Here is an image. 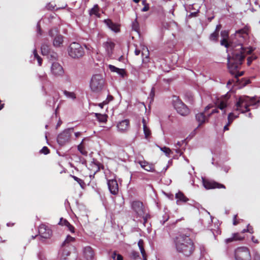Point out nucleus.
Wrapping results in <instances>:
<instances>
[{
	"label": "nucleus",
	"mask_w": 260,
	"mask_h": 260,
	"mask_svg": "<svg viewBox=\"0 0 260 260\" xmlns=\"http://www.w3.org/2000/svg\"><path fill=\"white\" fill-rule=\"evenodd\" d=\"M251 31L250 27L246 25L242 28L236 31L234 37L231 36L230 41L228 39H222L220 44L226 48L231 49V55L228 57V67L232 74H235L242 65L246 55L250 54L254 49L252 47H243V43L249 38Z\"/></svg>",
	"instance_id": "obj_1"
},
{
	"label": "nucleus",
	"mask_w": 260,
	"mask_h": 260,
	"mask_svg": "<svg viewBox=\"0 0 260 260\" xmlns=\"http://www.w3.org/2000/svg\"><path fill=\"white\" fill-rule=\"evenodd\" d=\"M177 251L184 256L188 257L192 255L195 250V245L189 235L179 234L174 239Z\"/></svg>",
	"instance_id": "obj_2"
},
{
	"label": "nucleus",
	"mask_w": 260,
	"mask_h": 260,
	"mask_svg": "<svg viewBox=\"0 0 260 260\" xmlns=\"http://www.w3.org/2000/svg\"><path fill=\"white\" fill-rule=\"evenodd\" d=\"M105 85V80L100 74L94 75L90 80V87L92 91L94 92H101Z\"/></svg>",
	"instance_id": "obj_3"
},
{
	"label": "nucleus",
	"mask_w": 260,
	"mask_h": 260,
	"mask_svg": "<svg viewBox=\"0 0 260 260\" xmlns=\"http://www.w3.org/2000/svg\"><path fill=\"white\" fill-rule=\"evenodd\" d=\"M75 239L68 235L64 241L61 245V258L63 259H67V257L71 254V250L74 248L73 246L71 244V242H74Z\"/></svg>",
	"instance_id": "obj_4"
},
{
	"label": "nucleus",
	"mask_w": 260,
	"mask_h": 260,
	"mask_svg": "<svg viewBox=\"0 0 260 260\" xmlns=\"http://www.w3.org/2000/svg\"><path fill=\"white\" fill-rule=\"evenodd\" d=\"M69 55L73 58L82 57L85 53L83 48L78 43L73 42L68 48Z\"/></svg>",
	"instance_id": "obj_5"
},
{
	"label": "nucleus",
	"mask_w": 260,
	"mask_h": 260,
	"mask_svg": "<svg viewBox=\"0 0 260 260\" xmlns=\"http://www.w3.org/2000/svg\"><path fill=\"white\" fill-rule=\"evenodd\" d=\"M74 132V128H70L64 130L60 133L57 138V142L58 144L63 146L68 144L71 141V136Z\"/></svg>",
	"instance_id": "obj_6"
},
{
	"label": "nucleus",
	"mask_w": 260,
	"mask_h": 260,
	"mask_svg": "<svg viewBox=\"0 0 260 260\" xmlns=\"http://www.w3.org/2000/svg\"><path fill=\"white\" fill-rule=\"evenodd\" d=\"M236 260H251V254L249 249L246 247L237 248L235 252Z\"/></svg>",
	"instance_id": "obj_7"
},
{
	"label": "nucleus",
	"mask_w": 260,
	"mask_h": 260,
	"mask_svg": "<svg viewBox=\"0 0 260 260\" xmlns=\"http://www.w3.org/2000/svg\"><path fill=\"white\" fill-rule=\"evenodd\" d=\"M173 105L177 112L182 116H186L189 113L187 107L179 99L174 101Z\"/></svg>",
	"instance_id": "obj_8"
},
{
	"label": "nucleus",
	"mask_w": 260,
	"mask_h": 260,
	"mask_svg": "<svg viewBox=\"0 0 260 260\" xmlns=\"http://www.w3.org/2000/svg\"><path fill=\"white\" fill-rule=\"evenodd\" d=\"M202 182L204 187L206 189H212L215 188H226L224 185L217 182L213 180L203 178Z\"/></svg>",
	"instance_id": "obj_9"
},
{
	"label": "nucleus",
	"mask_w": 260,
	"mask_h": 260,
	"mask_svg": "<svg viewBox=\"0 0 260 260\" xmlns=\"http://www.w3.org/2000/svg\"><path fill=\"white\" fill-rule=\"evenodd\" d=\"M58 31L57 29L54 28L50 30L49 35L51 37H54L53 40V45L55 47H60L63 42V37L60 35H58Z\"/></svg>",
	"instance_id": "obj_10"
},
{
	"label": "nucleus",
	"mask_w": 260,
	"mask_h": 260,
	"mask_svg": "<svg viewBox=\"0 0 260 260\" xmlns=\"http://www.w3.org/2000/svg\"><path fill=\"white\" fill-rule=\"evenodd\" d=\"M131 207L138 216L143 215L144 212L146 211L143 203L139 201H133L131 203Z\"/></svg>",
	"instance_id": "obj_11"
},
{
	"label": "nucleus",
	"mask_w": 260,
	"mask_h": 260,
	"mask_svg": "<svg viewBox=\"0 0 260 260\" xmlns=\"http://www.w3.org/2000/svg\"><path fill=\"white\" fill-rule=\"evenodd\" d=\"M212 107V106L209 105L205 107L204 112H201L196 114V119L199 123L198 126H200L202 124L208 121L209 117L208 115L207 117L206 116L205 113Z\"/></svg>",
	"instance_id": "obj_12"
},
{
	"label": "nucleus",
	"mask_w": 260,
	"mask_h": 260,
	"mask_svg": "<svg viewBox=\"0 0 260 260\" xmlns=\"http://www.w3.org/2000/svg\"><path fill=\"white\" fill-rule=\"evenodd\" d=\"M39 233L43 238L48 239L51 237L52 232L48 226L45 224H41L39 228Z\"/></svg>",
	"instance_id": "obj_13"
},
{
	"label": "nucleus",
	"mask_w": 260,
	"mask_h": 260,
	"mask_svg": "<svg viewBox=\"0 0 260 260\" xmlns=\"http://www.w3.org/2000/svg\"><path fill=\"white\" fill-rule=\"evenodd\" d=\"M244 100H246V96H240L236 105V110L240 111L241 113H245L250 110L249 108H248V105H245L244 104V102L243 101Z\"/></svg>",
	"instance_id": "obj_14"
},
{
	"label": "nucleus",
	"mask_w": 260,
	"mask_h": 260,
	"mask_svg": "<svg viewBox=\"0 0 260 260\" xmlns=\"http://www.w3.org/2000/svg\"><path fill=\"white\" fill-rule=\"evenodd\" d=\"M51 71L52 74L56 77L62 76L64 74V70L62 66L58 62H53L52 64Z\"/></svg>",
	"instance_id": "obj_15"
},
{
	"label": "nucleus",
	"mask_w": 260,
	"mask_h": 260,
	"mask_svg": "<svg viewBox=\"0 0 260 260\" xmlns=\"http://www.w3.org/2000/svg\"><path fill=\"white\" fill-rule=\"evenodd\" d=\"M108 188L110 192L114 195H116L118 192V185L115 179L109 180L108 181Z\"/></svg>",
	"instance_id": "obj_16"
},
{
	"label": "nucleus",
	"mask_w": 260,
	"mask_h": 260,
	"mask_svg": "<svg viewBox=\"0 0 260 260\" xmlns=\"http://www.w3.org/2000/svg\"><path fill=\"white\" fill-rule=\"evenodd\" d=\"M90 170L93 172V175L99 172L101 169H104V166L96 160H93L89 165Z\"/></svg>",
	"instance_id": "obj_17"
},
{
	"label": "nucleus",
	"mask_w": 260,
	"mask_h": 260,
	"mask_svg": "<svg viewBox=\"0 0 260 260\" xmlns=\"http://www.w3.org/2000/svg\"><path fill=\"white\" fill-rule=\"evenodd\" d=\"M104 22L109 28L114 32H118L120 31V25L117 23H114L111 19H105Z\"/></svg>",
	"instance_id": "obj_18"
},
{
	"label": "nucleus",
	"mask_w": 260,
	"mask_h": 260,
	"mask_svg": "<svg viewBox=\"0 0 260 260\" xmlns=\"http://www.w3.org/2000/svg\"><path fill=\"white\" fill-rule=\"evenodd\" d=\"M129 121L128 119H125L119 122L117 125L118 131L120 132H125L129 128Z\"/></svg>",
	"instance_id": "obj_19"
},
{
	"label": "nucleus",
	"mask_w": 260,
	"mask_h": 260,
	"mask_svg": "<svg viewBox=\"0 0 260 260\" xmlns=\"http://www.w3.org/2000/svg\"><path fill=\"white\" fill-rule=\"evenodd\" d=\"M138 163L143 169L147 171L153 172L155 171L154 166L152 164H150L145 160L139 161Z\"/></svg>",
	"instance_id": "obj_20"
},
{
	"label": "nucleus",
	"mask_w": 260,
	"mask_h": 260,
	"mask_svg": "<svg viewBox=\"0 0 260 260\" xmlns=\"http://www.w3.org/2000/svg\"><path fill=\"white\" fill-rule=\"evenodd\" d=\"M241 65L239 67V69L237 70V71L236 72V73H235V74H232L230 72V73L232 75L234 76V79H231V80H229L228 81V83H227V85H231V84H232V83H233L235 82H238L239 81L238 78L239 77H240V76H242L244 74V72L243 71H241V72L239 71V70L241 69Z\"/></svg>",
	"instance_id": "obj_21"
},
{
	"label": "nucleus",
	"mask_w": 260,
	"mask_h": 260,
	"mask_svg": "<svg viewBox=\"0 0 260 260\" xmlns=\"http://www.w3.org/2000/svg\"><path fill=\"white\" fill-rule=\"evenodd\" d=\"M58 224L62 226H67L68 228V230L72 233H74L75 232L74 226L71 224L67 220L64 219L63 218H61L60 219V221L58 223Z\"/></svg>",
	"instance_id": "obj_22"
},
{
	"label": "nucleus",
	"mask_w": 260,
	"mask_h": 260,
	"mask_svg": "<svg viewBox=\"0 0 260 260\" xmlns=\"http://www.w3.org/2000/svg\"><path fill=\"white\" fill-rule=\"evenodd\" d=\"M115 46V43L112 42H106L104 43V46L109 56H111L113 54V50Z\"/></svg>",
	"instance_id": "obj_23"
},
{
	"label": "nucleus",
	"mask_w": 260,
	"mask_h": 260,
	"mask_svg": "<svg viewBox=\"0 0 260 260\" xmlns=\"http://www.w3.org/2000/svg\"><path fill=\"white\" fill-rule=\"evenodd\" d=\"M144 242L142 239L139 240L138 245L141 253L143 260H147V255L144 249Z\"/></svg>",
	"instance_id": "obj_24"
},
{
	"label": "nucleus",
	"mask_w": 260,
	"mask_h": 260,
	"mask_svg": "<svg viewBox=\"0 0 260 260\" xmlns=\"http://www.w3.org/2000/svg\"><path fill=\"white\" fill-rule=\"evenodd\" d=\"M109 69L112 72H116L118 74L120 75L122 77H123L125 75V71L123 69L118 68L113 65L110 64L109 66Z\"/></svg>",
	"instance_id": "obj_25"
},
{
	"label": "nucleus",
	"mask_w": 260,
	"mask_h": 260,
	"mask_svg": "<svg viewBox=\"0 0 260 260\" xmlns=\"http://www.w3.org/2000/svg\"><path fill=\"white\" fill-rule=\"evenodd\" d=\"M244 238V237L242 236L240 234L237 233H235L233 235V237L232 238H228L225 240V242L227 243L232 242L234 241L238 240H242Z\"/></svg>",
	"instance_id": "obj_26"
},
{
	"label": "nucleus",
	"mask_w": 260,
	"mask_h": 260,
	"mask_svg": "<svg viewBox=\"0 0 260 260\" xmlns=\"http://www.w3.org/2000/svg\"><path fill=\"white\" fill-rule=\"evenodd\" d=\"M175 198L177 200V204H178V202L186 203L189 200V199L184 195V194L182 192L180 191L177 193H176Z\"/></svg>",
	"instance_id": "obj_27"
},
{
	"label": "nucleus",
	"mask_w": 260,
	"mask_h": 260,
	"mask_svg": "<svg viewBox=\"0 0 260 260\" xmlns=\"http://www.w3.org/2000/svg\"><path fill=\"white\" fill-rule=\"evenodd\" d=\"M216 106L221 109L223 110L227 106V100L225 99L218 100L216 103Z\"/></svg>",
	"instance_id": "obj_28"
},
{
	"label": "nucleus",
	"mask_w": 260,
	"mask_h": 260,
	"mask_svg": "<svg viewBox=\"0 0 260 260\" xmlns=\"http://www.w3.org/2000/svg\"><path fill=\"white\" fill-rule=\"evenodd\" d=\"M244 104L245 105H248V108L250 106L255 105L256 102H255V100L254 98H250L249 96H246V100H244Z\"/></svg>",
	"instance_id": "obj_29"
},
{
	"label": "nucleus",
	"mask_w": 260,
	"mask_h": 260,
	"mask_svg": "<svg viewBox=\"0 0 260 260\" xmlns=\"http://www.w3.org/2000/svg\"><path fill=\"white\" fill-rule=\"evenodd\" d=\"M88 139L87 138H84L82 140L81 143L78 146V150L80 152V153L84 155H87V151L85 150L84 145V141Z\"/></svg>",
	"instance_id": "obj_30"
},
{
	"label": "nucleus",
	"mask_w": 260,
	"mask_h": 260,
	"mask_svg": "<svg viewBox=\"0 0 260 260\" xmlns=\"http://www.w3.org/2000/svg\"><path fill=\"white\" fill-rule=\"evenodd\" d=\"M84 254L87 259H92L93 257V252L90 247H87L84 249Z\"/></svg>",
	"instance_id": "obj_31"
},
{
	"label": "nucleus",
	"mask_w": 260,
	"mask_h": 260,
	"mask_svg": "<svg viewBox=\"0 0 260 260\" xmlns=\"http://www.w3.org/2000/svg\"><path fill=\"white\" fill-rule=\"evenodd\" d=\"M41 52L43 55H48L50 53V48L49 46L44 44L41 46Z\"/></svg>",
	"instance_id": "obj_32"
},
{
	"label": "nucleus",
	"mask_w": 260,
	"mask_h": 260,
	"mask_svg": "<svg viewBox=\"0 0 260 260\" xmlns=\"http://www.w3.org/2000/svg\"><path fill=\"white\" fill-rule=\"evenodd\" d=\"M129 257L133 260L141 259L139 253L138 251L132 250L129 254Z\"/></svg>",
	"instance_id": "obj_33"
},
{
	"label": "nucleus",
	"mask_w": 260,
	"mask_h": 260,
	"mask_svg": "<svg viewBox=\"0 0 260 260\" xmlns=\"http://www.w3.org/2000/svg\"><path fill=\"white\" fill-rule=\"evenodd\" d=\"M95 116L100 122H106L107 121L108 116L106 114L95 113Z\"/></svg>",
	"instance_id": "obj_34"
},
{
	"label": "nucleus",
	"mask_w": 260,
	"mask_h": 260,
	"mask_svg": "<svg viewBox=\"0 0 260 260\" xmlns=\"http://www.w3.org/2000/svg\"><path fill=\"white\" fill-rule=\"evenodd\" d=\"M132 29L136 32H139L140 30L139 24L136 18L132 23Z\"/></svg>",
	"instance_id": "obj_35"
},
{
	"label": "nucleus",
	"mask_w": 260,
	"mask_h": 260,
	"mask_svg": "<svg viewBox=\"0 0 260 260\" xmlns=\"http://www.w3.org/2000/svg\"><path fill=\"white\" fill-rule=\"evenodd\" d=\"M72 177L74 179V180L76 181L79 183L82 188H84L85 186V183L83 180L78 178L75 176H72Z\"/></svg>",
	"instance_id": "obj_36"
},
{
	"label": "nucleus",
	"mask_w": 260,
	"mask_h": 260,
	"mask_svg": "<svg viewBox=\"0 0 260 260\" xmlns=\"http://www.w3.org/2000/svg\"><path fill=\"white\" fill-rule=\"evenodd\" d=\"M140 217H142L143 219V224L144 226H145L146 223L147 221V220L149 218H150V214L147 213L146 211L144 212V215L142 216H138Z\"/></svg>",
	"instance_id": "obj_37"
},
{
	"label": "nucleus",
	"mask_w": 260,
	"mask_h": 260,
	"mask_svg": "<svg viewBox=\"0 0 260 260\" xmlns=\"http://www.w3.org/2000/svg\"><path fill=\"white\" fill-rule=\"evenodd\" d=\"M238 117V115H235L233 113H230L228 117L229 124H231L233 120Z\"/></svg>",
	"instance_id": "obj_38"
},
{
	"label": "nucleus",
	"mask_w": 260,
	"mask_h": 260,
	"mask_svg": "<svg viewBox=\"0 0 260 260\" xmlns=\"http://www.w3.org/2000/svg\"><path fill=\"white\" fill-rule=\"evenodd\" d=\"M33 53H34L35 58H36L38 60L39 65L40 66H41L42 64V59L41 57L38 55L36 49H35L34 50Z\"/></svg>",
	"instance_id": "obj_39"
},
{
	"label": "nucleus",
	"mask_w": 260,
	"mask_h": 260,
	"mask_svg": "<svg viewBox=\"0 0 260 260\" xmlns=\"http://www.w3.org/2000/svg\"><path fill=\"white\" fill-rule=\"evenodd\" d=\"M160 150L164 152L167 156H170V154L172 153V150L169 147H160Z\"/></svg>",
	"instance_id": "obj_40"
},
{
	"label": "nucleus",
	"mask_w": 260,
	"mask_h": 260,
	"mask_svg": "<svg viewBox=\"0 0 260 260\" xmlns=\"http://www.w3.org/2000/svg\"><path fill=\"white\" fill-rule=\"evenodd\" d=\"M219 34H218V32L214 31L212 34H211L210 36V39L211 41H217L218 38Z\"/></svg>",
	"instance_id": "obj_41"
},
{
	"label": "nucleus",
	"mask_w": 260,
	"mask_h": 260,
	"mask_svg": "<svg viewBox=\"0 0 260 260\" xmlns=\"http://www.w3.org/2000/svg\"><path fill=\"white\" fill-rule=\"evenodd\" d=\"M143 131L145 134V137L147 139L151 135V131L147 126H145L143 127Z\"/></svg>",
	"instance_id": "obj_42"
},
{
	"label": "nucleus",
	"mask_w": 260,
	"mask_h": 260,
	"mask_svg": "<svg viewBox=\"0 0 260 260\" xmlns=\"http://www.w3.org/2000/svg\"><path fill=\"white\" fill-rule=\"evenodd\" d=\"M257 58L256 55L254 54H252L251 56H249L247 58V64L248 66H249L253 60L256 59Z\"/></svg>",
	"instance_id": "obj_43"
},
{
	"label": "nucleus",
	"mask_w": 260,
	"mask_h": 260,
	"mask_svg": "<svg viewBox=\"0 0 260 260\" xmlns=\"http://www.w3.org/2000/svg\"><path fill=\"white\" fill-rule=\"evenodd\" d=\"M142 4L144 6V7L142 9V12H146L149 9V4H147L146 2V0L142 1Z\"/></svg>",
	"instance_id": "obj_44"
},
{
	"label": "nucleus",
	"mask_w": 260,
	"mask_h": 260,
	"mask_svg": "<svg viewBox=\"0 0 260 260\" xmlns=\"http://www.w3.org/2000/svg\"><path fill=\"white\" fill-rule=\"evenodd\" d=\"M47 56H48V58H50L52 60H56L57 58V53L54 52H51V51L49 55Z\"/></svg>",
	"instance_id": "obj_45"
},
{
	"label": "nucleus",
	"mask_w": 260,
	"mask_h": 260,
	"mask_svg": "<svg viewBox=\"0 0 260 260\" xmlns=\"http://www.w3.org/2000/svg\"><path fill=\"white\" fill-rule=\"evenodd\" d=\"M64 94L68 97L72 98V99H75L76 95L75 94L74 92H69L68 91H64Z\"/></svg>",
	"instance_id": "obj_46"
},
{
	"label": "nucleus",
	"mask_w": 260,
	"mask_h": 260,
	"mask_svg": "<svg viewBox=\"0 0 260 260\" xmlns=\"http://www.w3.org/2000/svg\"><path fill=\"white\" fill-rule=\"evenodd\" d=\"M99 7L96 5L91 9L90 14L96 15L99 12Z\"/></svg>",
	"instance_id": "obj_47"
},
{
	"label": "nucleus",
	"mask_w": 260,
	"mask_h": 260,
	"mask_svg": "<svg viewBox=\"0 0 260 260\" xmlns=\"http://www.w3.org/2000/svg\"><path fill=\"white\" fill-rule=\"evenodd\" d=\"M221 36L223 38L222 39H228L229 38V33L228 30H222L220 32Z\"/></svg>",
	"instance_id": "obj_48"
},
{
	"label": "nucleus",
	"mask_w": 260,
	"mask_h": 260,
	"mask_svg": "<svg viewBox=\"0 0 260 260\" xmlns=\"http://www.w3.org/2000/svg\"><path fill=\"white\" fill-rule=\"evenodd\" d=\"M40 152L44 154H48L50 153V150L47 147L44 146L40 150Z\"/></svg>",
	"instance_id": "obj_49"
},
{
	"label": "nucleus",
	"mask_w": 260,
	"mask_h": 260,
	"mask_svg": "<svg viewBox=\"0 0 260 260\" xmlns=\"http://www.w3.org/2000/svg\"><path fill=\"white\" fill-rule=\"evenodd\" d=\"M246 232L250 234H253L254 233L253 227L249 224H248L247 226Z\"/></svg>",
	"instance_id": "obj_50"
},
{
	"label": "nucleus",
	"mask_w": 260,
	"mask_h": 260,
	"mask_svg": "<svg viewBox=\"0 0 260 260\" xmlns=\"http://www.w3.org/2000/svg\"><path fill=\"white\" fill-rule=\"evenodd\" d=\"M113 96L111 95H108L107 96V99L105 101L108 102V104L110 102L113 101Z\"/></svg>",
	"instance_id": "obj_51"
},
{
	"label": "nucleus",
	"mask_w": 260,
	"mask_h": 260,
	"mask_svg": "<svg viewBox=\"0 0 260 260\" xmlns=\"http://www.w3.org/2000/svg\"><path fill=\"white\" fill-rule=\"evenodd\" d=\"M155 95V88L154 87H152L151 92L150 93V97L153 99Z\"/></svg>",
	"instance_id": "obj_52"
},
{
	"label": "nucleus",
	"mask_w": 260,
	"mask_h": 260,
	"mask_svg": "<svg viewBox=\"0 0 260 260\" xmlns=\"http://www.w3.org/2000/svg\"><path fill=\"white\" fill-rule=\"evenodd\" d=\"M237 215H235L234 216L233 219V224L236 225L238 224L239 222L237 220Z\"/></svg>",
	"instance_id": "obj_53"
},
{
	"label": "nucleus",
	"mask_w": 260,
	"mask_h": 260,
	"mask_svg": "<svg viewBox=\"0 0 260 260\" xmlns=\"http://www.w3.org/2000/svg\"><path fill=\"white\" fill-rule=\"evenodd\" d=\"M198 13H199V11H197L194 12H192L189 15V17H196L197 16V14Z\"/></svg>",
	"instance_id": "obj_54"
},
{
	"label": "nucleus",
	"mask_w": 260,
	"mask_h": 260,
	"mask_svg": "<svg viewBox=\"0 0 260 260\" xmlns=\"http://www.w3.org/2000/svg\"><path fill=\"white\" fill-rule=\"evenodd\" d=\"M251 240L253 243L255 244H258L259 243L258 240L257 239H256L255 237L253 236H252L251 237Z\"/></svg>",
	"instance_id": "obj_55"
},
{
	"label": "nucleus",
	"mask_w": 260,
	"mask_h": 260,
	"mask_svg": "<svg viewBox=\"0 0 260 260\" xmlns=\"http://www.w3.org/2000/svg\"><path fill=\"white\" fill-rule=\"evenodd\" d=\"M117 255V254L116 253V251H114L111 255V257L113 258V260H115V258Z\"/></svg>",
	"instance_id": "obj_56"
},
{
	"label": "nucleus",
	"mask_w": 260,
	"mask_h": 260,
	"mask_svg": "<svg viewBox=\"0 0 260 260\" xmlns=\"http://www.w3.org/2000/svg\"><path fill=\"white\" fill-rule=\"evenodd\" d=\"M115 260H123V256L121 254H118L115 258Z\"/></svg>",
	"instance_id": "obj_57"
},
{
	"label": "nucleus",
	"mask_w": 260,
	"mask_h": 260,
	"mask_svg": "<svg viewBox=\"0 0 260 260\" xmlns=\"http://www.w3.org/2000/svg\"><path fill=\"white\" fill-rule=\"evenodd\" d=\"M106 104H108V102L104 101L103 103L99 104V106L101 108H103L104 106Z\"/></svg>",
	"instance_id": "obj_58"
},
{
	"label": "nucleus",
	"mask_w": 260,
	"mask_h": 260,
	"mask_svg": "<svg viewBox=\"0 0 260 260\" xmlns=\"http://www.w3.org/2000/svg\"><path fill=\"white\" fill-rule=\"evenodd\" d=\"M250 83L249 80H244V82L242 83L241 84L242 86H245Z\"/></svg>",
	"instance_id": "obj_59"
},
{
	"label": "nucleus",
	"mask_w": 260,
	"mask_h": 260,
	"mask_svg": "<svg viewBox=\"0 0 260 260\" xmlns=\"http://www.w3.org/2000/svg\"><path fill=\"white\" fill-rule=\"evenodd\" d=\"M218 111L217 109H213L211 113L208 114V116L209 117L211 114H214V113H218Z\"/></svg>",
	"instance_id": "obj_60"
},
{
	"label": "nucleus",
	"mask_w": 260,
	"mask_h": 260,
	"mask_svg": "<svg viewBox=\"0 0 260 260\" xmlns=\"http://www.w3.org/2000/svg\"><path fill=\"white\" fill-rule=\"evenodd\" d=\"M221 25H220V24L217 25L216 26V29H215V31H217V32H218V34H219V30L221 28Z\"/></svg>",
	"instance_id": "obj_61"
},
{
	"label": "nucleus",
	"mask_w": 260,
	"mask_h": 260,
	"mask_svg": "<svg viewBox=\"0 0 260 260\" xmlns=\"http://www.w3.org/2000/svg\"><path fill=\"white\" fill-rule=\"evenodd\" d=\"M141 51L139 49H136L135 50V54L136 55H139L140 54Z\"/></svg>",
	"instance_id": "obj_62"
},
{
	"label": "nucleus",
	"mask_w": 260,
	"mask_h": 260,
	"mask_svg": "<svg viewBox=\"0 0 260 260\" xmlns=\"http://www.w3.org/2000/svg\"><path fill=\"white\" fill-rule=\"evenodd\" d=\"M81 135V132H76L75 133V136L76 138H78L79 137H80V136Z\"/></svg>",
	"instance_id": "obj_63"
},
{
	"label": "nucleus",
	"mask_w": 260,
	"mask_h": 260,
	"mask_svg": "<svg viewBox=\"0 0 260 260\" xmlns=\"http://www.w3.org/2000/svg\"><path fill=\"white\" fill-rule=\"evenodd\" d=\"M254 260H260V254H256L254 257Z\"/></svg>",
	"instance_id": "obj_64"
}]
</instances>
